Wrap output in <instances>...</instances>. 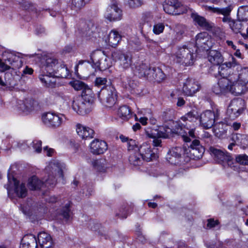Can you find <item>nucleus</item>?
Here are the masks:
<instances>
[{"mask_svg": "<svg viewBox=\"0 0 248 248\" xmlns=\"http://www.w3.org/2000/svg\"><path fill=\"white\" fill-rule=\"evenodd\" d=\"M8 183L4 186L7 190L8 195L14 192L19 198L26 196L27 190L24 183H20L9 174H8Z\"/></svg>", "mask_w": 248, "mask_h": 248, "instance_id": "20e7f679", "label": "nucleus"}, {"mask_svg": "<svg viewBox=\"0 0 248 248\" xmlns=\"http://www.w3.org/2000/svg\"><path fill=\"white\" fill-rule=\"evenodd\" d=\"M112 58L113 60L117 61H131L132 56L130 53H123L121 51H115L112 53Z\"/></svg>", "mask_w": 248, "mask_h": 248, "instance_id": "473e14b6", "label": "nucleus"}, {"mask_svg": "<svg viewBox=\"0 0 248 248\" xmlns=\"http://www.w3.org/2000/svg\"><path fill=\"white\" fill-rule=\"evenodd\" d=\"M219 222L217 220H215L213 218H210L207 220V228L208 229H211L217 225H218Z\"/></svg>", "mask_w": 248, "mask_h": 248, "instance_id": "13d9d810", "label": "nucleus"}, {"mask_svg": "<svg viewBox=\"0 0 248 248\" xmlns=\"http://www.w3.org/2000/svg\"><path fill=\"white\" fill-rule=\"evenodd\" d=\"M93 94H81L75 98L72 104V108L78 114L85 115L91 111L93 108Z\"/></svg>", "mask_w": 248, "mask_h": 248, "instance_id": "f03ea898", "label": "nucleus"}, {"mask_svg": "<svg viewBox=\"0 0 248 248\" xmlns=\"http://www.w3.org/2000/svg\"><path fill=\"white\" fill-rule=\"evenodd\" d=\"M131 67L134 74L140 77H148L151 74L152 67L149 63H133Z\"/></svg>", "mask_w": 248, "mask_h": 248, "instance_id": "f8f14e48", "label": "nucleus"}, {"mask_svg": "<svg viewBox=\"0 0 248 248\" xmlns=\"http://www.w3.org/2000/svg\"><path fill=\"white\" fill-rule=\"evenodd\" d=\"M241 126V124L240 123L234 122L231 125V128L233 130L236 131L240 129Z\"/></svg>", "mask_w": 248, "mask_h": 248, "instance_id": "774afa93", "label": "nucleus"}, {"mask_svg": "<svg viewBox=\"0 0 248 248\" xmlns=\"http://www.w3.org/2000/svg\"><path fill=\"white\" fill-rule=\"evenodd\" d=\"M20 248H37L35 236L32 234L25 235L22 239Z\"/></svg>", "mask_w": 248, "mask_h": 248, "instance_id": "b1692460", "label": "nucleus"}, {"mask_svg": "<svg viewBox=\"0 0 248 248\" xmlns=\"http://www.w3.org/2000/svg\"><path fill=\"white\" fill-rule=\"evenodd\" d=\"M35 103V102L31 100H27L25 102V108L27 111H31V110L33 108V105Z\"/></svg>", "mask_w": 248, "mask_h": 248, "instance_id": "bf43d9fd", "label": "nucleus"}, {"mask_svg": "<svg viewBox=\"0 0 248 248\" xmlns=\"http://www.w3.org/2000/svg\"><path fill=\"white\" fill-rule=\"evenodd\" d=\"M232 81L230 83V92L235 95H240L244 93L246 90V84H243L238 80H232Z\"/></svg>", "mask_w": 248, "mask_h": 248, "instance_id": "393cba45", "label": "nucleus"}, {"mask_svg": "<svg viewBox=\"0 0 248 248\" xmlns=\"http://www.w3.org/2000/svg\"><path fill=\"white\" fill-rule=\"evenodd\" d=\"M186 130H182V129L180 131L177 130V132L181 134L182 136L183 140L185 142H189L190 139L189 137L195 138V130L193 128L190 129L188 127L186 128Z\"/></svg>", "mask_w": 248, "mask_h": 248, "instance_id": "e433bc0d", "label": "nucleus"}, {"mask_svg": "<svg viewBox=\"0 0 248 248\" xmlns=\"http://www.w3.org/2000/svg\"><path fill=\"white\" fill-rule=\"evenodd\" d=\"M104 17L109 21L120 20L122 18V11L116 2H113L107 7Z\"/></svg>", "mask_w": 248, "mask_h": 248, "instance_id": "9d476101", "label": "nucleus"}, {"mask_svg": "<svg viewBox=\"0 0 248 248\" xmlns=\"http://www.w3.org/2000/svg\"><path fill=\"white\" fill-rule=\"evenodd\" d=\"M58 67L56 70V73L59 74L60 76L62 78H66L69 76L70 71L68 69L67 67L61 63H56Z\"/></svg>", "mask_w": 248, "mask_h": 248, "instance_id": "a19ab883", "label": "nucleus"}, {"mask_svg": "<svg viewBox=\"0 0 248 248\" xmlns=\"http://www.w3.org/2000/svg\"><path fill=\"white\" fill-rule=\"evenodd\" d=\"M191 17L196 24L206 30H210L212 28V25L208 22L206 19L199 15L196 13L191 14Z\"/></svg>", "mask_w": 248, "mask_h": 248, "instance_id": "a878e982", "label": "nucleus"}, {"mask_svg": "<svg viewBox=\"0 0 248 248\" xmlns=\"http://www.w3.org/2000/svg\"><path fill=\"white\" fill-rule=\"evenodd\" d=\"M179 5L177 0H166L163 5L164 10L168 14L179 15L183 12L179 10Z\"/></svg>", "mask_w": 248, "mask_h": 248, "instance_id": "412c9836", "label": "nucleus"}, {"mask_svg": "<svg viewBox=\"0 0 248 248\" xmlns=\"http://www.w3.org/2000/svg\"><path fill=\"white\" fill-rule=\"evenodd\" d=\"M58 67L56 63H45L43 66L44 70L50 75H53L56 73V68Z\"/></svg>", "mask_w": 248, "mask_h": 248, "instance_id": "a18cd8bd", "label": "nucleus"}, {"mask_svg": "<svg viewBox=\"0 0 248 248\" xmlns=\"http://www.w3.org/2000/svg\"><path fill=\"white\" fill-rule=\"evenodd\" d=\"M48 172L47 178L42 182L37 177L33 176L29 179L28 187L31 190L40 189L43 186H51L56 183V179L54 175L61 178L63 177L62 170L61 164L57 162H51L46 168Z\"/></svg>", "mask_w": 248, "mask_h": 248, "instance_id": "f257e3e1", "label": "nucleus"}, {"mask_svg": "<svg viewBox=\"0 0 248 248\" xmlns=\"http://www.w3.org/2000/svg\"><path fill=\"white\" fill-rule=\"evenodd\" d=\"M183 152V149L181 147L172 148L168 153L167 160L172 164L178 163Z\"/></svg>", "mask_w": 248, "mask_h": 248, "instance_id": "aec40b11", "label": "nucleus"}, {"mask_svg": "<svg viewBox=\"0 0 248 248\" xmlns=\"http://www.w3.org/2000/svg\"><path fill=\"white\" fill-rule=\"evenodd\" d=\"M44 152L48 156H51L54 154V150L52 148H48V146L44 147Z\"/></svg>", "mask_w": 248, "mask_h": 248, "instance_id": "e2e57ef3", "label": "nucleus"}, {"mask_svg": "<svg viewBox=\"0 0 248 248\" xmlns=\"http://www.w3.org/2000/svg\"><path fill=\"white\" fill-rule=\"evenodd\" d=\"M45 199L46 202L53 203L57 201L58 198L54 195H46L45 196Z\"/></svg>", "mask_w": 248, "mask_h": 248, "instance_id": "680f3d73", "label": "nucleus"}, {"mask_svg": "<svg viewBox=\"0 0 248 248\" xmlns=\"http://www.w3.org/2000/svg\"><path fill=\"white\" fill-rule=\"evenodd\" d=\"M90 59L92 62H101L108 61V57L104 51L100 49H97L93 51L90 55Z\"/></svg>", "mask_w": 248, "mask_h": 248, "instance_id": "7c9ffc66", "label": "nucleus"}, {"mask_svg": "<svg viewBox=\"0 0 248 248\" xmlns=\"http://www.w3.org/2000/svg\"><path fill=\"white\" fill-rule=\"evenodd\" d=\"M148 136L154 139L153 143L154 147L161 146V140L159 138H156L157 137L156 136V135H155V133H152L151 134H148Z\"/></svg>", "mask_w": 248, "mask_h": 248, "instance_id": "4d7b16f0", "label": "nucleus"}, {"mask_svg": "<svg viewBox=\"0 0 248 248\" xmlns=\"http://www.w3.org/2000/svg\"><path fill=\"white\" fill-rule=\"evenodd\" d=\"M208 59L209 62H222L223 61V58L221 53L215 50L210 51Z\"/></svg>", "mask_w": 248, "mask_h": 248, "instance_id": "4c0bfd02", "label": "nucleus"}, {"mask_svg": "<svg viewBox=\"0 0 248 248\" xmlns=\"http://www.w3.org/2000/svg\"><path fill=\"white\" fill-rule=\"evenodd\" d=\"M118 115L122 119L127 120L132 115L131 111L127 106H123L119 108L118 111Z\"/></svg>", "mask_w": 248, "mask_h": 248, "instance_id": "58836bf2", "label": "nucleus"}, {"mask_svg": "<svg viewBox=\"0 0 248 248\" xmlns=\"http://www.w3.org/2000/svg\"><path fill=\"white\" fill-rule=\"evenodd\" d=\"M236 78H233V74L228 77L218 78L217 83L212 88L213 92L217 94H221L230 92V83L232 82V80H235Z\"/></svg>", "mask_w": 248, "mask_h": 248, "instance_id": "6e6552de", "label": "nucleus"}, {"mask_svg": "<svg viewBox=\"0 0 248 248\" xmlns=\"http://www.w3.org/2000/svg\"><path fill=\"white\" fill-rule=\"evenodd\" d=\"M237 16L239 21H248V5L240 6L237 10Z\"/></svg>", "mask_w": 248, "mask_h": 248, "instance_id": "c9c22d12", "label": "nucleus"}, {"mask_svg": "<svg viewBox=\"0 0 248 248\" xmlns=\"http://www.w3.org/2000/svg\"><path fill=\"white\" fill-rule=\"evenodd\" d=\"M129 4L131 7H138L141 5L142 0H129Z\"/></svg>", "mask_w": 248, "mask_h": 248, "instance_id": "0e129e2a", "label": "nucleus"}, {"mask_svg": "<svg viewBox=\"0 0 248 248\" xmlns=\"http://www.w3.org/2000/svg\"><path fill=\"white\" fill-rule=\"evenodd\" d=\"M91 153L94 155L103 154L108 149L107 143L103 140L95 139L92 141L90 145Z\"/></svg>", "mask_w": 248, "mask_h": 248, "instance_id": "f3484780", "label": "nucleus"}, {"mask_svg": "<svg viewBox=\"0 0 248 248\" xmlns=\"http://www.w3.org/2000/svg\"><path fill=\"white\" fill-rule=\"evenodd\" d=\"M236 163L241 165H248V155L246 154L236 155L235 156Z\"/></svg>", "mask_w": 248, "mask_h": 248, "instance_id": "de8ad7c7", "label": "nucleus"}, {"mask_svg": "<svg viewBox=\"0 0 248 248\" xmlns=\"http://www.w3.org/2000/svg\"><path fill=\"white\" fill-rule=\"evenodd\" d=\"M148 77L151 78H153L157 82H159L165 79V76L161 69L152 67L151 69V74L149 75Z\"/></svg>", "mask_w": 248, "mask_h": 248, "instance_id": "2f4dec72", "label": "nucleus"}, {"mask_svg": "<svg viewBox=\"0 0 248 248\" xmlns=\"http://www.w3.org/2000/svg\"><path fill=\"white\" fill-rule=\"evenodd\" d=\"M31 145L36 153H40L41 152L42 148L41 140H35L32 141Z\"/></svg>", "mask_w": 248, "mask_h": 248, "instance_id": "603ef678", "label": "nucleus"}, {"mask_svg": "<svg viewBox=\"0 0 248 248\" xmlns=\"http://www.w3.org/2000/svg\"><path fill=\"white\" fill-rule=\"evenodd\" d=\"M233 71H237V74H233V78H236L235 80H238L243 84H247L248 82V67H242L240 65L236 63L233 66Z\"/></svg>", "mask_w": 248, "mask_h": 248, "instance_id": "2eb2a0df", "label": "nucleus"}, {"mask_svg": "<svg viewBox=\"0 0 248 248\" xmlns=\"http://www.w3.org/2000/svg\"><path fill=\"white\" fill-rule=\"evenodd\" d=\"M199 85L194 79L188 78L184 83L183 91L186 95L192 96L199 91Z\"/></svg>", "mask_w": 248, "mask_h": 248, "instance_id": "dca6fc26", "label": "nucleus"}, {"mask_svg": "<svg viewBox=\"0 0 248 248\" xmlns=\"http://www.w3.org/2000/svg\"><path fill=\"white\" fill-rule=\"evenodd\" d=\"M33 55H26L15 51H6L2 54L0 62L2 61L8 62H22L27 61L29 58L33 57Z\"/></svg>", "mask_w": 248, "mask_h": 248, "instance_id": "1a4fd4ad", "label": "nucleus"}, {"mask_svg": "<svg viewBox=\"0 0 248 248\" xmlns=\"http://www.w3.org/2000/svg\"><path fill=\"white\" fill-rule=\"evenodd\" d=\"M76 132L82 139L92 138L94 135V131L92 129L80 124L76 125Z\"/></svg>", "mask_w": 248, "mask_h": 248, "instance_id": "5701e85b", "label": "nucleus"}, {"mask_svg": "<svg viewBox=\"0 0 248 248\" xmlns=\"http://www.w3.org/2000/svg\"><path fill=\"white\" fill-rule=\"evenodd\" d=\"M98 97L103 105L107 107H111L117 100L116 90L111 86L102 88L98 93Z\"/></svg>", "mask_w": 248, "mask_h": 248, "instance_id": "39448f33", "label": "nucleus"}, {"mask_svg": "<svg viewBox=\"0 0 248 248\" xmlns=\"http://www.w3.org/2000/svg\"><path fill=\"white\" fill-rule=\"evenodd\" d=\"M236 63H216L214 64L212 68V70L217 71L218 75L221 77H227L228 74L233 71V66Z\"/></svg>", "mask_w": 248, "mask_h": 248, "instance_id": "ddd939ff", "label": "nucleus"}, {"mask_svg": "<svg viewBox=\"0 0 248 248\" xmlns=\"http://www.w3.org/2000/svg\"><path fill=\"white\" fill-rule=\"evenodd\" d=\"M217 117V114L214 111L206 110L200 115V124L204 129L210 128L213 126Z\"/></svg>", "mask_w": 248, "mask_h": 248, "instance_id": "9b49d317", "label": "nucleus"}, {"mask_svg": "<svg viewBox=\"0 0 248 248\" xmlns=\"http://www.w3.org/2000/svg\"><path fill=\"white\" fill-rule=\"evenodd\" d=\"M204 152V148L200 144L199 140H194L189 147L190 157L193 159L201 158Z\"/></svg>", "mask_w": 248, "mask_h": 248, "instance_id": "4468645a", "label": "nucleus"}, {"mask_svg": "<svg viewBox=\"0 0 248 248\" xmlns=\"http://www.w3.org/2000/svg\"><path fill=\"white\" fill-rule=\"evenodd\" d=\"M239 22H235L234 21V25L232 27H230V28L234 32H237L241 28V25Z\"/></svg>", "mask_w": 248, "mask_h": 248, "instance_id": "69168bd1", "label": "nucleus"}, {"mask_svg": "<svg viewBox=\"0 0 248 248\" xmlns=\"http://www.w3.org/2000/svg\"><path fill=\"white\" fill-rule=\"evenodd\" d=\"M92 67L95 69V70H99V71H104L107 69L109 65H107L105 66V63H91Z\"/></svg>", "mask_w": 248, "mask_h": 248, "instance_id": "5fc2aeb1", "label": "nucleus"}, {"mask_svg": "<svg viewBox=\"0 0 248 248\" xmlns=\"http://www.w3.org/2000/svg\"><path fill=\"white\" fill-rule=\"evenodd\" d=\"M127 148L129 151L131 153L139 152L140 147L137 144V142L135 140L130 139L127 142Z\"/></svg>", "mask_w": 248, "mask_h": 248, "instance_id": "8fccbe9b", "label": "nucleus"}, {"mask_svg": "<svg viewBox=\"0 0 248 248\" xmlns=\"http://www.w3.org/2000/svg\"><path fill=\"white\" fill-rule=\"evenodd\" d=\"M53 75H42L39 77L40 81L45 86L48 87H53L56 84V80Z\"/></svg>", "mask_w": 248, "mask_h": 248, "instance_id": "f704fd0d", "label": "nucleus"}, {"mask_svg": "<svg viewBox=\"0 0 248 248\" xmlns=\"http://www.w3.org/2000/svg\"><path fill=\"white\" fill-rule=\"evenodd\" d=\"M231 140L242 148H244L248 146V137L246 135L238 133L232 134Z\"/></svg>", "mask_w": 248, "mask_h": 248, "instance_id": "bb28decb", "label": "nucleus"}, {"mask_svg": "<svg viewBox=\"0 0 248 248\" xmlns=\"http://www.w3.org/2000/svg\"><path fill=\"white\" fill-rule=\"evenodd\" d=\"M81 31L82 36L86 37L87 39L96 38L99 36L98 29L92 22H89L87 27L83 28Z\"/></svg>", "mask_w": 248, "mask_h": 248, "instance_id": "4be33fe9", "label": "nucleus"}, {"mask_svg": "<svg viewBox=\"0 0 248 248\" xmlns=\"http://www.w3.org/2000/svg\"><path fill=\"white\" fill-rule=\"evenodd\" d=\"M69 84L77 91H82V94H90L92 93L91 89L83 82L79 80H74L69 82Z\"/></svg>", "mask_w": 248, "mask_h": 248, "instance_id": "cd10ccee", "label": "nucleus"}, {"mask_svg": "<svg viewBox=\"0 0 248 248\" xmlns=\"http://www.w3.org/2000/svg\"><path fill=\"white\" fill-rule=\"evenodd\" d=\"M164 29V24L162 23H158L154 26L153 32L156 34H159L163 32Z\"/></svg>", "mask_w": 248, "mask_h": 248, "instance_id": "6e6d98bb", "label": "nucleus"}, {"mask_svg": "<svg viewBox=\"0 0 248 248\" xmlns=\"http://www.w3.org/2000/svg\"><path fill=\"white\" fill-rule=\"evenodd\" d=\"M107 82V80L106 78H97L95 80V85L97 86L105 85Z\"/></svg>", "mask_w": 248, "mask_h": 248, "instance_id": "052dcab7", "label": "nucleus"}, {"mask_svg": "<svg viewBox=\"0 0 248 248\" xmlns=\"http://www.w3.org/2000/svg\"><path fill=\"white\" fill-rule=\"evenodd\" d=\"M106 161L102 159H95L92 161L94 168L99 171L105 170Z\"/></svg>", "mask_w": 248, "mask_h": 248, "instance_id": "37998d69", "label": "nucleus"}, {"mask_svg": "<svg viewBox=\"0 0 248 248\" xmlns=\"http://www.w3.org/2000/svg\"><path fill=\"white\" fill-rule=\"evenodd\" d=\"M37 58L40 60V61L43 62H54L57 60L54 55L52 54H44L41 56L39 54L37 55Z\"/></svg>", "mask_w": 248, "mask_h": 248, "instance_id": "49530a36", "label": "nucleus"}, {"mask_svg": "<svg viewBox=\"0 0 248 248\" xmlns=\"http://www.w3.org/2000/svg\"><path fill=\"white\" fill-rule=\"evenodd\" d=\"M39 246L41 248H53L54 244L51 235L44 232L38 234Z\"/></svg>", "mask_w": 248, "mask_h": 248, "instance_id": "6ab92c4d", "label": "nucleus"}, {"mask_svg": "<svg viewBox=\"0 0 248 248\" xmlns=\"http://www.w3.org/2000/svg\"><path fill=\"white\" fill-rule=\"evenodd\" d=\"M176 55L178 59H181L180 61H185L186 60H188L189 58V60H193V54H191L190 51L186 46L180 48L177 51Z\"/></svg>", "mask_w": 248, "mask_h": 248, "instance_id": "c85d7f7f", "label": "nucleus"}, {"mask_svg": "<svg viewBox=\"0 0 248 248\" xmlns=\"http://www.w3.org/2000/svg\"><path fill=\"white\" fill-rule=\"evenodd\" d=\"M245 109V102L242 98L232 100L227 110V114L230 118L234 119L240 116Z\"/></svg>", "mask_w": 248, "mask_h": 248, "instance_id": "0eeeda50", "label": "nucleus"}, {"mask_svg": "<svg viewBox=\"0 0 248 248\" xmlns=\"http://www.w3.org/2000/svg\"><path fill=\"white\" fill-rule=\"evenodd\" d=\"M42 119L45 124L54 128L60 127L68 120L63 114L50 112L43 114Z\"/></svg>", "mask_w": 248, "mask_h": 248, "instance_id": "423d86ee", "label": "nucleus"}, {"mask_svg": "<svg viewBox=\"0 0 248 248\" xmlns=\"http://www.w3.org/2000/svg\"><path fill=\"white\" fill-rule=\"evenodd\" d=\"M207 34L206 32H202L198 34L196 36V45L197 47L202 46V44H205L206 41V37Z\"/></svg>", "mask_w": 248, "mask_h": 248, "instance_id": "09e8293b", "label": "nucleus"}, {"mask_svg": "<svg viewBox=\"0 0 248 248\" xmlns=\"http://www.w3.org/2000/svg\"><path fill=\"white\" fill-rule=\"evenodd\" d=\"M172 130L166 126H162L159 128V130L155 133L157 138H168L172 133Z\"/></svg>", "mask_w": 248, "mask_h": 248, "instance_id": "79ce46f5", "label": "nucleus"}, {"mask_svg": "<svg viewBox=\"0 0 248 248\" xmlns=\"http://www.w3.org/2000/svg\"><path fill=\"white\" fill-rule=\"evenodd\" d=\"M11 69V66L5 63H0V72H4Z\"/></svg>", "mask_w": 248, "mask_h": 248, "instance_id": "338daca9", "label": "nucleus"}, {"mask_svg": "<svg viewBox=\"0 0 248 248\" xmlns=\"http://www.w3.org/2000/svg\"><path fill=\"white\" fill-rule=\"evenodd\" d=\"M209 151L212 155L219 161L225 162V160L227 159V156L229 155L228 153L226 151H223L214 147H210Z\"/></svg>", "mask_w": 248, "mask_h": 248, "instance_id": "c756f323", "label": "nucleus"}, {"mask_svg": "<svg viewBox=\"0 0 248 248\" xmlns=\"http://www.w3.org/2000/svg\"><path fill=\"white\" fill-rule=\"evenodd\" d=\"M197 116L198 114L197 111H191L182 117L181 120L185 122L186 121L192 122L197 119Z\"/></svg>", "mask_w": 248, "mask_h": 248, "instance_id": "c03bdc74", "label": "nucleus"}, {"mask_svg": "<svg viewBox=\"0 0 248 248\" xmlns=\"http://www.w3.org/2000/svg\"><path fill=\"white\" fill-rule=\"evenodd\" d=\"M141 157L139 152L131 153L129 157V161L131 164L134 166H139L142 164Z\"/></svg>", "mask_w": 248, "mask_h": 248, "instance_id": "ea45409f", "label": "nucleus"}, {"mask_svg": "<svg viewBox=\"0 0 248 248\" xmlns=\"http://www.w3.org/2000/svg\"><path fill=\"white\" fill-rule=\"evenodd\" d=\"M89 0H71L72 6L77 9H80L82 7L86 2Z\"/></svg>", "mask_w": 248, "mask_h": 248, "instance_id": "864d4df0", "label": "nucleus"}, {"mask_svg": "<svg viewBox=\"0 0 248 248\" xmlns=\"http://www.w3.org/2000/svg\"><path fill=\"white\" fill-rule=\"evenodd\" d=\"M139 153L142 160L148 162L155 159L157 157L156 155L151 150L150 146L146 143L140 147Z\"/></svg>", "mask_w": 248, "mask_h": 248, "instance_id": "a211bd4d", "label": "nucleus"}, {"mask_svg": "<svg viewBox=\"0 0 248 248\" xmlns=\"http://www.w3.org/2000/svg\"><path fill=\"white\" fill-rule=\"evenodd\" d=\"M121 36L116 30H112L109 33L108 39L109 46L115 47L121 40Z\"/></svg>", "mask_w": 248, "mask_h": 248, "instance_id": "72a5a7b5", "label": "nucleus"}, {"mask_svg": "<svg viewBox=\"0 0 248 248\" xmlns=\"http://www.w3.org/2000/svg\"><path fill=\"white\" fill-rule=\"evenodd\" d=\"M222 5L223 7L221 8L205 6V10L213 13L223 15L224 16L222 18V21L224 23H227L230 27H232L234 23V20L230 17V14L235 7V4L232 0H224Z\"/></svg>", "mask_w": 248, "mask_h": 248, "instance_id": "7ed1b4c3", "label": "nucleus"}, {"mask_svg": "<svg viewBox=\"0 0 248 248\" xmlns=\"http://www.w3.org/2000/svg\"><path fill=\"white\" fill-rule=\"evenodd\" d=\"M70 203L68 202L65 204V206L62 211L61 214L63 217L66 220H68L70 216Z\"/></svg>", "mask_w": 248, "mask_h": 248, "instance_id": "3c124183", "label": "nucleus"}]
</instances>
